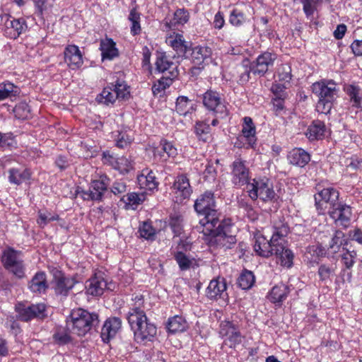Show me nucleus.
<instances>
[{
	"label": "nucleus",
	"mask_w": 362,
	"mask_h": 362,
	"mask_svg": "<svg viewBox=\"0 0 362 362\" xmlns=\"http://www.w3.org/2000/svg\"><path fill=\"white\" fill-rule=\"evenodd\" d=\"M135 300V305L129 308L127 314V320L134 332V339L139 343L152 341L156 335L157 327L148 321L144 310L141 308L142 298L136 296Z\"/></svg>",
	"instance_id": "f257e3e1"
},
{
	"label": "nucleus",
	"mask_w": 362,
	"mask_h": 362,
	"mask_svg": "<svg viewBox=\"0 0 362 362\" xmlns=\"http://www.w3.org/2000/svg\"><path fill=\"white\" fill-rule=\"evenodd\" d=\"M197 213L203 216L199 219V225L195 228L199 233H210L218 223L219 214L216 207L214 194L210 191L202 194L195 201L194 205Z\"/></svg>",
	"instance_id": "f03ea898"
},
{
	"label": "nucleus",
	"mask_w": 362,
	"mask_h": 362,
	"mask_svg": "<svg viewBox=\"0 0 362 362\" xmlns=\"http://www.w3.org/2000/svg\"><path fill=\"white\" fill-rule=\"evenodd\" d=\"M231 227L230 221H219L210 233H202L203 238L210 247L231 249L237 243L236 236L231 233Z\"/></svg>",
	"instance_id": "7ed1b4c3"
},
{
	"label": "nucleus",
	"mask_w": 362,
	"mask_h": 362,
	"mask_svg": "<svg viewBox=\"0 0 362 362\" xmlns=\"http://www.w3.org/2000/svg\"><path fill=\"white\" fill-rule=\"evenodd\" d=\"M313 92L318 98L316 110L321 114L329 113L337 97V84L333 81H321L312 86Z\"/></svg>",
	"instance_id": "20e7f679"
},
{
	"label": "nucleus",
	"mask_w": 362,
	"mask_h": 362,
	"mask_svg": "<svg viewBox=\"0 0 362 362\" xmlns=\"http://www.w3.org/2000/svg\"><path fill=\"white\" fill-rule=\"evenodd\" d=\"M98 323V316L83 309L74 310L66 318V326L78 336H83Z\"/></svg>",
	"instance_id": "39448f33"
},
{
	"label": "nucleus",
	"mask_w": 362,
	"mask_h": 362,
	"mask_svg": "<svg viewBox=\"0 0 362 362\" xmlns=\"http://www.w3.org/2000/svg\"><path fill=\"white\" fill-rule=\"evenodd\" d=\"M249 197L252 200L259 198L263 202H275L278 196L274 190L273 185L268 178L253 179L247 187Z\"/></svg>",
	"instance_id": "423d86ee"
},
{
	"label": "nucleus",
	"mask_w": 362,
	"mask_h": 362,
	"mask_svg": "<svg viewBox=\"0 0 362 362\" xmlns=\"http://www.w3.org/2000/svg\"><path fill=\"white\" fill-rule=\"evenodd\" d=\"M109 178L105 175H102L98 179H94L90 183L88 190L78 191L83 200H92L101 202L105 194L107 192Z\"/></svg>",
	"instance_id": "0eeeda50"
},
{
	"label": "nucleus",
	"mask_w": 362,
	"mask_h": 362,
	"mask_svg": "<svg viewBox=\"0 0 362 362\" xmlns=\"http://www.w3.org/2000/svg\"><path fill=\"white\" fill-rule=\"evenodd\" d=\"M160 88L163 89L169 87L173 80L177 78L178 71L177 66L172 61L169 60L165 53L160 52Z\"/></svg>",
	"instance_id": "6e6552de"
},
{
	"label": "nucleus",
	"mask_w": 362,
	"mask_h": 362,
	"mask_svg": "<svg viewBox=\"0 0 362 362\" xmlns=\"http://www.w3.org/2000/svg\"><path fill=\"white\" fill-rule=\"evenodd\" d=\"M339 192L333 187L324 188L315 195V202L319 214H324L326 209L338 204Z\"/></svg>",
	"instance_id": "1a4fd4ad"
},
{
	"label": "nucleus",
	"mask_w": 362,
	"mask_h": 362,
	"mask_svg": "<svg viewBox=\"0 0 362 362\" xmlns=\"http://www.w3.org/2000/svg\"><path fill=\"white\" fill-rule=\"evenodd\" d=\"M203 104L220 118H224L228 115V110L223 101H222L218 92L211 90H207L203 95Z\"/></svg>",
	"instance_id": "9d476101"
},
{
	"label": "nucleus",
	"mask_w": 362,
	"mask_h": 362,
	"mask_svg": "<svg viewBox=\"0 0 362 362\" xmlns=\"http://www.w3.org/2000/svg\"><path fill=\"white\" fill-rule=\"evenodd\" d=\"M328 214L337 226L346 228L350 225L352 216V210L350 206L339 202L334 205V207L329 209Z\"/></svg>",
	"instance_id": "9b49d317"
},
{
	"label": "nucleus",
	"mask_w": 362,
	"mask_h": 362,
	"mask_svg": "<svg viewBox=\"0 0 362 362\" xmlns=\"http://www.w3.org/2000/svg\"><path fill=\"white\" fill-rule=\"evenodd\" d=\"M276 59V55L269 52L259 54L255 61L250 62L252 74L259 77L264 76L269 68L273 66Z\"/></svg>",
	"instance_id": "f8f14e48"
},
{
	"label": "nucleus",
	"mask_w": 362,
	"mask_h": 362,
	"mask_svg": "<svg viewBox=\"0 0 362 362\" xmlns=\"http://www.w3.org/2000/svg\"><path fill=\"white\" fill-rule=\"evenodd\" d=\"M231 181L234 185L242 187L250 183V170L245 160L240 158H236L231 165Z\"/></svg>",
	"instance_id": "ddd939ff"
},
{
	"label": "nucleus",
	"mask_w": 362,
	"mask_h": 362,
	"mask_svg": "<svg viewBox=\"0 0 362 362\" xmlns=\"http://www.w3.org/2000/svg\"><path fill=\"white\" fill-rule=\"evenodd\" d=\"M16 310L20 320L28 322L33 318H43L46 315V306L44 303L32 304L30 305H18Z\"/></svg>",
	"instance_id": "4468645a"
},
{
	"label": "nucleus",
	"mask_w": 362,
	"mask_h": 362,
	"mask_svg": "<svg viewBox=\"0 0 362 362\" xmlns=\"http://www.w3.org/2000/svg\"><path fill=\"white\" fill-rule=\"evenodd\" d=\"M227 284L224 278L218 277L211 280L206 291V296L210 300H226L228 295L226 292Z\"/></svg>",
	"instance_id": "2eb2a0df"
},
{
	"label": "nucleus",
	"mask_w": 362,
	"mask_h": 362,
	"mask_svg": "<svg viewBox=\"0 0 362 362\" xmlns=\"http://www.w3.org/2000/svg\"><path fill=\"white\" fill-rule=\"evenodd\" d=\"M172 188L177 203H182L185 199H189L192 193L189 179L184 175L177 177Z\"/></svg>",
	"instance_id": "dca6fc26"
},
{
	"label": "nucleus",
	"mask_w": 362,
	"mask_h": 362,
	"mask_svg": "<svg viewBox=\"0 0 362 362\" xmlns=\"http://www.w3.org/2000/svg\"><path fill=\"white\" fill-rule=\"evenodd\" d=\"M103 162L106 165L112 166L120 173H129L133 168L132 160L124 156H116L107 152L103 154Z\"/></svg>",
	"instance_id": "f3484780"
},
{
	"label": "nucleus",
	"mask_w": 362,
	"mask_h": 362,
	"mask_svg": "<svg viewBox=\"0 0 362 362\" xmlns=\"http://www.w3.org/2000/svg\"><path fill=\"white\" fill-rule=\"evenodd\" d=\"M165 42L170 45L179 56L189 57L191 51V43L185 40L182 35L173 33L165 39Z\"/></svg>",
	"instance_id": "a211bd4d"
},
{
	"label": "nucleus",
	"mask_w": 362,
	"mask_h": 362,
	"mask_svg": "<svg viewBox=\"0 0 362 362\" xmlns=\"http://www.w3.org/2000/svg\"><path fill=\"white\" fill-rule=\"evenodd\" d=\"M64 57L65 63L73 70L79 69L83 64L81 52L75 45H69L65 47Z\"/></svg>",
	"instance_id": "6ab92c4d"
},
{
	"label": "nucleus",
	"mask_w": 362,
	"mask_h": 362,
	"mask_svg": "<svg viewBox=\"0 0 362 362\" xmlns=\"http://www.w3.org/2000/svg\"><path fill=\"white\" fill-rule=\"evenodd\" d=\"M122 327V320L117 317L107 318L102 327L100 336L105 343L114 338Z\"/></svg>",
	"instance_id": "aec40b11"
},
{
	"label": "nucleus",
	"mask_w": 362,
	"mask_h": 362,
	"mask_svg": "<svg viewBox=\"0 0 362 362\" xmlns=\"http://www.w3.org/2000/svg\"><path fill=\"white\" fill-rule=\"evenodd\" d=\"M274 255L280 261L281 266L290 268L293 266V252L288 248V242L276 243Z\"/></svg>",
	"instance_id": "412c9836"
},
{
	"label": "nucleus",
	"mask_w": 362,
	"mask_h": 362,
	"mask_svg": "<svg viewBox=\"0 0 362 362\" xmlns=\"http://www.w3.org/2000/svg\"><path fill=\"white\" fill-rule=\"evenodd\" d=\"M276 243H272V240H267L263 235H259L255 237V241L254 244V250L255 252L264 257H269L274 255V247H276Z\"/></svg>",
	"instance_id": "4be33fe9"
},
{
	"label": "nucleus",
	"mask_w": 362,
	"mask_h": 362,
	"mask_svg": "<svg viewBox=\"0 0 362 362\" xmlns=\"http://www.w3.org/2000/svg\"><path fill=\"white\" fill-rule=\"evenodd\" d=\"M139 187L146 191H152L157 188L158 182L156 173L148 168L144 169L137 177Z\"/></svg>",
	"instance_id": "5701e85b"
},
{
	"label": "nucleus",
	"mask_w": 362,
	"mask_h": 362,
	"mask_svg": "<svg viewBox=\"0 0 362 362\" xmlns=\"http://www.w3.org/2000/svg\"><path fill=\"white\" fill-rule=\"evenodd\" d=\"M272 235L271 237L272 243H279L280 242H288L286 237L290 232L287 223L284 221H275L272 227Z\"/></svg>",
	"instance_id": "b1692460"
},
{
	"label": "nucleus",
	"mask_w": 362,
	"mask_h": 362,
	"mask_svg": "<svg viewBox=\"0 0 362 362\" xmlns=\"http://www.w3.org/2000/svg\"><path fill=\"white\" fill-rule=\"evenodd\" d=\"M76 281L74 278L68 277L62 274L54 277V291L56 293L67 296L69 291L74 286Z\"/></svg>",
	"instance_id": "393cba45"
},
{
	"label": "nucleus",
	"mask_w": 362,
	"mask_h": 362,
	"mask_svg": "<svg viewBox=\"0 0 362 362\" xmlns=\"http://www.w3.org/2000/svg\"><path fill=\"white\" fill-rule=\"evenodd\" d=\"M8 173L9 182L16 185L30 180L31 177V172L28 168H12L8 170Z\"/></svg>",
	"instance_id": "a878e982"
},
{
	"label": "nucleus",
	"mask_w": 362,
	"mask_h": 362,
	"mask_svg": "<svg viewBox=\"0 0 362 362\" xmlns=\"http://www.w3.org/2000/svg\"><path fill=\"white\" fill-rule=\"evenodd\" d=\"M288 160L291 164L303 168L310 160V156L303 148H296L288 153Z\"/></svg>",
	"instance_id": "bb28decb"
},
{
	"label": "nucleus",
	"mask_w": 362,
	"mask_h": 362,
	"mask_svg": "<svg viewBox=\"0 0 362 362\" xmlns=\"http://www.w3.org/2000/svg\"><path fill=\"white\" fill-rule=\"evenodd\" d=\"M100 49L103 61L112 60L119 55V51L116 47V44L110 38H105L100 41Z\"/></svg>",
	"instance_id": "cd10ccee"
},
{
	"label": "nucleus",
	"mask_w": 362,
	"mask_h": 362,
	"mask_svg": "<svg viewBox=\"0 0 362 362\" xmlns=\"http://www.w3.org/2000/svg\"><path fill=\"white\" fill-rule=\"evenodd\" d=\"M211 55V49L208 47L196 46L191 47L189 57H191L192 63L195 65H201Z\"/></svg>",
	"instance_id": "c85d7f7f"
},
{
	"label": "nucleus",
	"mask_w": 362,
	"mask_h": 362,
	"mask_svg": "<svg viewBox=\"0 0 362 362\" xmlns=\"http://www.w3.org/2000/svg\"><path fill=\"white\" fill-rule=\"evenodd\" d=\"M241 132L246 139L248 145L253 147L256 144L257 138L255 135L256 128L251 117H244Z\"/></svg>",
	"instance_id": "c756f323"
},
{
	"label": "nucleus",
	"mask_w": 362,
	"mask_h": 362,
	"mask_svg": "<svg viewBox=\"0 0 362 362\" xmlns=\"http://www.w3.org/2000/svg\"><path fill=\"white\" fill-rule=\"evenodd\" d=\"M107 288V283L101 276L95 275L87 282V293L91 296H100Z\"/></svg>",
	"instance_id": "7c9ffc66"
},
{
	"label": "nucleus",
	"mask_w": 362,
	"mask_h": 362,
	"mask_svg": "<svg viewBox=\"0 0 362 362\" xmlns=\"http://www.w3.org/2000/svg\"><path fill=\"white\" fill-rule=\"evenodd\" d=\"M188 327L187 321L180 315H175L168 318L165 329L169 334H176L185 331Z\"/></svg>",
	"instance_id": "2f4dec72"
},
{
	"label": "nucleus",
	"mask_w": 362,
	"mask_h": 362,
	"mask_svg": "<svg viewBox=\"0 0 362 362\" xmlns=\"http://www.w3.org/2000/svg\"><path fill=\"white\" fill-rule=\"evenodd\" d=\"M47 287L46 274L43 272H37L29 283V288L33 293H45Z\"/></svg>",
	"instance_id": "473e14b6"
},
{
	"label": "nucleus",
	"mask_w": 362,
	"mask_h": 362,
	"mask_svg": "<svg viewBox=\"0 0 362 362\" xmlns=\"http://www.w3.org/2000/svg\"><path fill=\"white\" fill-rule=\"evenodd\" d=\"M325 129L323 122L315 120L308 127L305 135L310 141L322 139L324 137Z\"/></svg>",
	"instance_id": "72a5a7b5"
},
{
	"label": "nucleus",
	"mask_w": 362,
	"mask_h": 362,
	"mask_svg": "<svg viewBox=\"0 0 362 362\" xmlns=\"http://www.w3.org/2000/svg\"><path fill=\"white\" fill-rule=\"evenodd\" d=\"M70 328L67 326H59L55 328L52 338L54 342L62 346L71 341V337L69 332Z\"/></svg>",
	"instance_id": "f704fd0d"
},
{
	"label": "nucleus",
	"mask_w": 362,
	"mask_h": 362,
	"mask_svg": "<svg viewBox=\"0 0 362 362\" xmlns=\"http://www.w3.org/2000/svg\"><path fill=\"white\" fill-rule=\"evenodd\" d=\"M344 242V233L339 230H336L327 245L328 254L335 255L338 253Z\"/></svg>",
	"instance_id": "c9c22d12"
},
{
	"label": "nucleus",
	"mask_w": 362,
	"mask_h": 362,
	"mask_svg": "<svg viewBox=\"0 0 362 362\" xmlns=\"http://www.w3.org/2000/svg\"><path fill=\"white\" fill-rule=\"evenodd\" d=\"M194 132L199 140L208 142L211 139V128L209 124L204 121L196 122Z\"/></svg>",
	"instance_id": "e433bc0d"
},
{
	"label": "nucleus",
	"mask_w": 362,
	"mask_h": 362,
	"mask_svg": "<svg viewBox=\"0 0 362 362\" xmlns=\"http://www.w3.org/2000/svg\"><path fill=\"white\" fill-rule=\"evenodd\" d=\"M288 293L289 288L284 284H279L272 288L269 298L272 303H280L286 299Z\"/></svg>",
	"instance_id": "4c0bfd02"
},
{
	"label": "nucleus",
	"mask_w": 362,
	"mask_h": 362,
	"mask_svg": "<svg viewBox=\"0 0 362 362\" xmlns=\"http://www.w3.org/2000/svg\"><path fill=\"white\" fill-rule=\"evenodd\" d=\"M1 261L6 269L16 264L17 262L23 261V259L21 257L20 252L9 248L4 250L2 255Z\"/></svg>",
	"instance_id": "58836bf2"
},
{
	"label": "nucleus",
	"mask_w": 362,
	"mask_h": 362,
	"mask_svg": "<svg viewBox=\"0 0 362 362\" xmlns=\"http://www.w3.org/2000/svg\"><path fill=\"white\" fill-rule=\"evenodd\" d=\"M194 103L186 96H179L176 100V111L180 115H187L194 110Z\"/></svg>",
	"instance_id": "ea45409f"
},
{
	"label": "nucleus",
	"mask_w": 362,
	"mask_h": 362,
	"mask_svg": "<svg viewBox=\"0 0 362 362\" xmlns=\"http://www.w3.org/2000/svg\"><path fill=\"white\" fill-rule=\"evenodd\" d=\"M122 200L124 202L127 209H136L144 200V196L142 194L131 192L124 197Z\"/></svg>",
	"instance_id": "a19ab883"
},
{
	"label": "nucleus",
	"mask_w": 362,
	"mask_h": 362,
	"mask_svg": "<svg viewBox=\"0 0 362 362\" xmlns=\"http://www.w3.org/2000/svg\"><path fill=\"white\" fill-rule=\"evenodd\" d=\"M255 282L254 274L249 270H244L238 279V284L243 290L250 289Z\"/></svg>",
	"instance_id": "79ce46f5"
},
{
	"label": "nucleus",
	"mask_w": 362,
	"mask_h": 362,
	"mask_svg": "<svg viewBox=\"0 0 362 362\" xmlns=\"http://www.w3.org/2000/svg\"><path fill=\"white\" fill-rule=\"evenodd\" d=\"M19 93V88L13 83L6 81L0 83V101L16 96Z\"/></svg>",
	"instance_id": "37998d69"
},
{
	"label": "nucleus",
	"mask_w": 362,
	"mask_h": 362,
	"mask_svg": "<svg viewBox=\"0 0 362 362\" xmlns=\"http://www.w3.org/2000/svg\"><path fill=\"white\" fill-rule=\"evenodd\" d=\"M10 25L13 29V33L11 34V37L16 39L28 29L26 21L23 18H13L10 21Z\"/></svg>",
	"instance_id": "c03bdc74"
},
{
	"label": "nucleus",
	"mask_w": 362,
	"mask_h": 362,
	"mask_svg": "<svg viewBox=\"0 0 362 362\" xmlns=\"http://www.w3.org/2000/svg\"><path fill=\"white\" fill-rule=\"evenodd\" d=\"M112 137L116 146L120 148L127 147L132 140L126 131H115L112 133Z\"/></svg>",
	"instance_id": "a18cd8bd"
},
{
	"label": "nucleus",
	"mask_w": 362,
	"mask_h": 362,
	"mask_svg": "<svg viewBox=\"0 0 362 362\" xmlns=\"http://www.w3.org/2000/svg\"><path fill=\"white\" fill-rule=\"evenodd\" d=\"M342 252L341 263L346 269L350 270L356 263L357 252L354 250H349L344 247H343Z\"/></svg>",
	"instance_id": "49530a36"
},
{
	"label": "nucleus",
	"mask_w": 362,
	"mask_h": 362,
	"mask_svg": "<svg viewBox=\"0 0 362 362\" xmlns=\"http://www.w3.org/2000/svg\"><path fill=\"white\" fill-rule=\"evenodd\" d=\"M32 1L34 5L35 13L41 19H43L45 13L50 11L52 8V4L49 0Z\"/></svg>",
	"instance_id": "de8ad7c7"
},
{
	"label": "nucleus",
	"mask_w": 362,
	"mask_h": 362,
	"mask_svg": "<svg viewBox=\"0 0 362 362\" xmlns=\"http://www.w3.org/2000/svg\"><path fill=\"white\" fill-rule=\"evenodd\" d=\"M117 99L112 86L104 88L103 91L97 96V100L105 105L112 104Z\"/></svg>",
	"instance_id": "09e8293b"
},
{
	"label": "nucleus",
	"mask_w": 362,
	"mask_h": 362,
	"mask_svg": "<svg viewBox=\"0 0 362 362\" xmlns=\"http://www.w3.org/2000/svg\"><path fill=\"white\" fill-rule=\"evenodd\" d=\"M59 217L56 214H51L48 211H39L37 223L42 228H45L49 222L59 220Z\"/></svg>",
	"instance_id": "8fccbe9b"
},
{
	"label": "nucleus",
	"mask_w": 362,
	"mask_h": 362,
	"mask_svg": "<svg viewBox=\"0 0 362 362\" xmlns=\"http://www.w3.org/2000/svg\"><path fill=\"white\" fill-rule=\"evenodd\" d=\"M160 143V145L162 146V151H160V158L166 160V157L174 158L177 155V148L172 143L166 140H161Z\"/></svg>",
	"instance_id": "3c124183"
},
{
	"label": "nucleus",
	"mask_w": 362,
	"mask_h": 362,
	"mask_svg": "<svg viewBox=\"0 0 362 362\" xmlns=\"http://www.w3.org/2000/svg\"><path fill=\"white\" fill-rule=\"evenodd\" d=\"M336 267L331 264H322L320 265L317 271L318 276L320 277V281H325L327 279H329L331 276L334 275L335 273Z\"/></svg>",
	"instance_id": "603ef678"
},
{
	"label": "nucleus",
	"mask_w": 362,
	"mask_h": 362,
	"mask_svg": "<svg viewBox=\"0 0 362 362\" xmlns=\"http://www.w3.org/2000/svg\"><path fill=\"white\" fill-rule=\"evenodd\" d=\"M15 116L21 119H25L30 117V109L28 104L25 102H21L17 104L13 110Z\"/></svg>",
	"instance_id": "864d4df0"
},
{
	"label": "nucleus",
	"mask_w": 362,
	"mask_h": 362,
	"mask_svg": "<svg viewBox=\"0 0 362 362\" xmlns=\"http://www.w3.org/2000/svg\"><path fill=\"white\" fill-rule=\"evenodd\" d=\"M129 20L132 23L131 33H132V35H136L140 33V14L135 9H132L130 11Z\"/></svg>",
	"instance_id": "5fc2aeb1"
},
{
	"label": "nucleus",
	"mask_w": 362,
	"mask_h": 362,
	"mask_svg": "<svg viewBox=\"0 0 362 362\" xmlns=\"http://www.w3.org/2000/svg\"><path fill=\"white\" fill-rule=\"evenodd\" d=\"M112 87L117 98L125 99L129 95V86L124 81H117Z\"/></svg>",
	"instance_id": "6e6d98bb"
},
{
	"label": "nucleus",
	"mask_w": 362,
	"mask_h": 362,
	"mask_svg": "<svg viewBox=\"0 0 362 362\" xmlns=\"http://www.w3.org/2000/svg\"><path fill=\"white\" fill-rule=\"evenodd\" d=\"M360 88L356 85H349L346 88V93L350 97L353 106L359 107L361 105V98L359 97Z\"/></svg>",
	"instance_id": "4d7b16f0"
},
{
	"label": "nucleus",
	"mask_w": 362,
	"mask_h": 362,
	"mask_svg": "<svg viewBox=\"0 0 362 362\" xmlns=\"http://www.w3.org/2000/svg\"><path fill=\"white\" fill-rule=\"evenodd\" d=\"M182 217L180 215H172L170 216L169 225L175 236H180L182 233Z\"/></svg>",
	"instance_id": "13d9d810"
},
{
	"label": "nucleus",
	"mask_w": 362,
	"mask_h": 362,
	"mask_svg": "<svg viewBox=\"0 0 362 362\" xmlns=\"http://www.w3.org/2000/svg\"><path fill=\"white\" fill-rule=\"evenodd\" d=\"M245 14L238 9H233L229 16V22L233 26H240L245 22Z\"/></svg>",
	"instance_id": "bf43d9fd"
},
{
	"label": "nucleus",
	"mask_w": 362,
	"mask_h": 362,
	"mask_svg": "<svg viewBox=\"0 0 362 362\" xmlns=\"http://www.w3.org/2000/svg\"><path fill=\"white\" fill-rule=\"evenodd\" d=\"M243 71L240 74L238 82L240 83H245L250 78V74H252V71L251 70V64L248 59H245L243 62Z\"/></svg>",
	"instance_id": "052dcab7"
},
{
	"label": "nucleus",
	"mask_w": 362,
	"mask_h": 362,
	"mask_svg": "<svg viewBox=\"0 0 362 362\" xmlns=\"http://www.w3.org/2000/svg\"><path fill=\"white\" fill-rule=\"evenodd\" d=\"M277 76L279 81L289 82L291 80V68L288 64H282L278 69Z\"/></svg>",
	"instance_id": "680f3d73"
},
{
	"label": "nucleus",
	"mask_w": 362,
	"mask_h": 362,
	"mask_svg": "<svg viewBox=\"0 0 362 362\" xmlns=\"http://www.w3.org/2000/svg\"><path fill=\"white\" fill-rule=\"evenodd\" d=\"M175 259L181 270H187L192 266V262L182 252H178L175 255Z\"/></svg>",
	"instance_id": "e2e57ef3"
},
{
	"label": "nucleus",
	"mask_w": 362,
	"mask_h": 362,
	"mask_svg": "<svg viewBox=\"0 0 362 362\" xmlns=\"http://www.w3.org/2000/svg\"><path fill=\"white\" fill-rule=\"evenodd\" d=\"M189 12L184 8H180L174 13L173 23L183 25L189 21Z\"/></svg>",
	"instance_id": "0e129e2a"
},
{
	"label": "nucleus",
	"mask_w": 362,
	"mask_h": 362,
	"mask_svg": "<svg viewBox=\"0 0 362 362\" xmlns=\"http://www.w3.org/2000/svg\"><path fill=\"white\" fill-rule=\"evenodd\" d=\"M241 341L242 336L237 328L234 329L233 334H230L228 337L224 338L225 344L228 345L230 347L235 346L236 344H240Z\"/></svg>",
	"instance_id": "69168bd1"
},
{
	"label": "nucleus",
	"mask_w": 362,
	"mask_h": 362,
	"mask_svg": "<svg viewBox=\"0 0 362 362\" xmlns=\"http://www.w3.org/2000/svg\"><path fill=\"white\" fill-rule=\"evenodd\" d=\"M139 233L140 235L142 238H144L147 240H151L155 235V230L152 227V226L148 223L144 222L140 227H139Z\"/></svg>",
	"instance_id": "338daca9"
},
{
	"label": "nucleus",
	"mask_w": 362,
	"mask_h": 362,
	"mask_svg": "<svg viewBox=\"0 0 362 362\" xmlns=\"http://www.w3.org/2000/svg\"><path fill=\"white\" fill-rule=\"evenodd\" d=\"M322 0H300L303 6V11L307 16H310L314 13L316 4Z\"/></svg>",
	"instance_id": "774afa93"
}]
</instances>
